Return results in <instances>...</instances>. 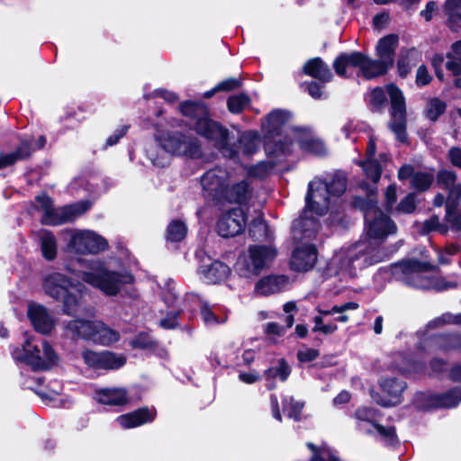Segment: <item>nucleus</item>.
I'll use <instances>...</instances> for the list:
<instances>
[{
    "label": "nucleus",
    "instance_id": "f257e3e1",
    "mask_svg": "<svg viewBox=\"0 0 461 461\" xmlns=\"http://www.w3.org/2000/svg\"><path fill=\"white\" fill-rule=\"evenodd\" d=\"M180 113L191 121V128L199 135L214 142V146L227 158L238 160L239 149L246 156L256 153L260 146V139L256 131H244L238 138V146L230 142L229 131L219 122L212 120L208 109L203 102L185 101L179 106Z\"/></svg>",
    "mask_w": 461,
    "mask_h": 461
},
{
    "label": "nucleus",
    "instance_id": "f03ea898",
    "mask_svg": "<svg viewBox=\"0 0 461 461\" xmlns=\"http://www.w3.org/2000/svg\"><path fill=\"white\" fill-rule=\"evenodd\" d=\"M386 95L390 98L391 121L389 127L396 138L404 141L406 140V105L402 92L393 84L385 86V90L375 87L366 94V101L373 112H380L386 105Z\"/></svg>",
    "mask_w": 461,
    "mask_h": 461
},
{
    "label": "nucleus",
    "instance_id": "7ed1b4c3",
    "mask_svg": "<svg viewBox=\"0 0 461 461\" xmlns=\"http://www.w3.org/2000/svg\"><path fill=\"white\" fill-rule=\"evenodd\" d=\"M181 120L171 118L167 121L166 126L155 124V139L160 147L167 152L190 158H198L202 156L200 140L189 132L169 131L166 128L180 127Z\"/></svg>",
    "mask_w": 461,
    "mask_h": 461
},
{
    "label": "nucleus",
    "instance_id": "20e7f679",
    "mask_svg": "<svg viewBox=\"0 0 461 461\" xmlns=\"http://www.w3.org/2000/svg\"><path fill=\"white\" fill-rule=\"evenodd\" d=\"M370 244L365 241H358L349 247L342 248L337 251L330 263V270L336 274L354 276L357 269L382 261L384 258V252L372 248L368 250Z\"/></svg>",
    "mask_w": 461,
    "mask_h": 461
},
{
    "label": "nucleus",
    "instance_id": "39448f33",
    "mask_svg": "<svg viewBox=\"0 0 461 461\" xmlns=\"http://www.w3.org/2000/svg\"><path fill=\"white\" fill-rule=\"evenodd\" d=\"M78 262L80 268L75 271L76 276L106 295L117 294L123 285L132 282V276L129 273L110 271L101 261L79 260Z\"/></svg>",
    "mask_w": 461,
    "mask_h": 461
},
{
    "label": "nucleus",
    "instance_id": "423d86ee",
    "mask_svg": "<svg viewBox=\"0 0 461 461\" xmlns=\"http://www.w3.org/2000/svg\"><path fill=\"white\" fill-rule=\"evenodd\" d=\"M45 293L63 303V312L76 315L84 310L83 293L86 287L81 284H74L65 275L58 272L48 275L43 281Z\"/></svg>",
    "mask_w": 461,
    "mask_h": 461
},
{
    "label": "nucleus",
    "instance_id": "0eeeda50",
    "mask_svg": "<svg viewBox=\"0 0 461 461\" xmlns=\"http://www.w3.org/2000/svg\"><path fill=\"white\" fill-rule=\"evenodd\" d=\"M362 200H356V205L359 206L365 212L366 239L363 241L370 244L368 250L375 248V253L380 250L379 246L391 234L396 231L394 222L384 213L377 206L375 200L370 196L367 203L360 204Z\"/></svg>",
    "mask_w": 461,
    "mask_h": 461
},
{
    "label": "nucleus",
    "instance_id": "6e6552de",
    "mask_svg": "<svg viewBox=\"0 0 461 461\" xmlns=\"http://www.w3.org/2000/svg\"><path fill=\"white\" fill-rule=\"evenodd\" d=\"M290 114L283 110L271 112L262 122V131L265 135V150L268 156L279 157L291 151V140L282 136L286 131Z\"/></svg>",
    "mask_w": 461,
    "mask_h": 461
},
{
    "label": "nucleus",
    "instance_id": "1a4fd4ad",
    "mask_svg": "<svg viewBox=\"0 0 461 461\" xmlns=\"http://www.w3.org/2000/svg\"><path fill=\"white\" fill-rule=\"evenodd\" d=\"M15 361L25 363L33 370H45L55 365L59 359L53 348L43 339L28 338L22 348L12 351Z\"/></svg>",
    "mask_w": 461,
    "mask_h": 461
},
{
    "label": "nucleus",
    "instance_id": "9d476101",
    "mask_svg": "<svg viewBox=\"0 0 461 461\" xmlns=\"http://www.w3.org/2000/svg\"><path fill=\"white\" fill-rule=\"evenodd\" d=\"M276 254V249L272 246L251 245L239 256L234 271L240 277L252 279L270 267Z\"/></svg>",
    "mask_w": 461,
    "mask_h": 461
},
{
    "label": "nucleus",
    "instance_id": "9b49d317",
    "mask_svg": "<svg viewBox=\"0 0 461 461\" xmlns=\"http://www.w3.org/2000/svg\"><path fill=\"white\" fill-rule=\"evenodd\" d=\"M90 206L91 203L88 201H81L55 209L49 196L42 194L36 197V208L43 212L41 221L49 225H58L73 221L86 212Z\"/></svg>",
    "mask_w": 461,
    "mask_h": 461
},
{
    "label": "nucleus",
    "instance_id": "f8f14e48",
    "mask_svg": "<svg viewBox=\"0 0 461 461\" xmlns=\"http://www.w3.org/2000/svg\"><path fill=\"white\" fill-rule=\"evenodd\" d=\"M432 269V267L427 263H421L418 260H408L395 266V274H402V280L404 284L421 289L436 288L438 290L447 289V285H438L428 277L425 274Z\"/></svg>",
    "mask_w": 461,
    "mask_h": 461
},
{
    "label": "nucleus",
    "instance_id": "ddd939ff",
    "mask_svg": "<svg viewBox=\"0 0 461 461\" xmlns=\"http://www.w3.org/2000/svg\"><path fill=\"white\" fill-rule=\"evenodd\" d=\"M384 59H335L333 67L338 75L348 77L353 72L361 74L365 78L371 79L383 75L388 68L389 63Z\"/></svg>",
    "mask_w": 461,
    "mask_h": 461
},
{
    "label": "nucleus",
    "instance_id": "4468645a",
    "mask_svg": "<svg viewBox=\"0 0 461 461\" xmlns=\"http://www.w3.org/2000/svg\"><path fill=\"white\" fill-rule=\"evenodd\" d=\"M68 247L71 251L79 254H95L105 249V240L97 233L88 230H73L69 232Z\"/></svg>",
    "mask_w": 461,
    "mask_h": 461
},
{
    "label": "nucleus",
    "instance_id": "2eb2a0df",
    "mask_svg": "<svg viewBox=\"0 0 461 461\" xmlns=\"http://www.w3.org/2000/svg\"><path fill=\"white\" fill-rule=\"evenodd\" d=\"M231 171L222 167H215L205 172L201 177V185L204 194L219 202L223 201L227 185H230Z\"/></svg>",
    "mask_w": 461,
    "mask_h": 461
},
{
    "label": "nucleus",
    "instance_id": "dca6fc26",
    "mask_svg": "<svg viewBox=\"0 0 461 461\" xmlns=\"http://www.w3.org/2000/svg\"><path fill=\"white\" fill-rule=\"evenodd\" d=\"M356 419L358 420L357 429L366 434L377 432L384 441L393 444L396 440L395 429L393 427H384L373 422L375 419V411L361 407L356 411Z\"/></svg>",
    "mask_w": 461,
    "mask_h": 461
},
{
    "label": "nucleus",
    "instance_id": "f3484780",
    "mask_svg": "<svg viewBox=\"0 0 461 461\" xmlns=\"http://www.w3.org/2000/svg\"><path fill=\"white\" fill-rule=\"evenodd\" d=\"M330 192L325 182L315 178L309 183L306 196V208L313 211L317 215L327 212L330 205Z\"/></svg>",
    "mask_w": 461,
    "mask_h": 461
},
{
    "label": "nucleus",
    "instance_id": "a211bd4d",
    "mask_svg": "<svg viewBox=\"0 0 461 461\" xmlns=\"http://www.w3.org/2000/svg\"><path fill=\"white\" fill-rule=\"evenodd\" d=\"M246 222L244 211L241 208H233L221 216L217 230L221 237H233L243 231Z\"/></svg>",
    "mask_w": 461,
    "mask_h": 461
},
{
    "label": "nucleus",
    "instance_id": "6ab92c4d",
    "mask_svg": "<svg viewBox=\"0 0 461 461\" xmlns=\"http://www.w3.org/2000/svg\"><path fill=\"white\" fill-rule=\"evenodd\" d=\"M382 391L387 395V398H375L374 400L384 407H390L399 404L402 402V394L406 388L404 381L395 377L382 378L379 382Z\"/></svg>",
    "mask_w": 461,
    "mask_h": 461
},
{
    "label": "nucleus",
    "instance_id": "aec40b11",
    "mask_svg": "<svg viewBox=\"0 0 461 461\" xmlns=\"http://www.w3.org/2000/svg\"><path fill=\"white\" fill-rule=\"evenodd\" d=\"M313 211L305 208L303 214L294 221L292 232L294 239L302 241L313 239L320 228L318 221L312 216Z\"/></svg>",
    "mask_w": 461,
    "mask_h": 461
},
{
    "label": "nucleus",
    "instance_id": "412c9836",
    "mask_svg": "<svg viewBox=\"0 0 461 461\" xmlns=\"http://www.w3.org/2000/svg\"><path fill=\"white\" fill-rule=\"evenodd\" d=\"M250 194L249 183L243 176H240L235 171H231L230 185H227L223 201L240 203L247 201Z\"/></svg>",
    "mask_w": 461,
    "mask_h": 461
},
{
    "label": "nucleus",
    "instance_id": "4be33fe9",
    "mask_svg": "<svg viewBox=\"0 0 461 461\" xmlns=\"http://www.w3.org/2000/svg\"><path fill=\"white\" fill-rule=\"evenodd\" d=\"M27 314L34 329L40 333L48 334L55 327L53 317L48 312L47 309L41 304H30L28 306Z\"/></svg>",
    "mask_w": 461,
    "mask_h": 461
},
{
    "label": "nucleus",
    "instance_id": "5701e85b",
    "mask_svg": "<svg viewBox=\"0 0 461 461\" xmlns=\"http://www.w3.org/2000/svg\"><path fill=\"white\" fill-rule=\"evenodd\" d=\"M317 260L314 246L304 244L294 249L291 258V267L299 272L308 271L313 267Z\"/></svg>",
    "mask_w": 461,
    "mask_h": 461
},
{
    "label": "nucleus",
    "instance_id": "b1692460",
    "mask_svg": "<svg viewBox=\"0 0 461 461\" xmlns=\"http://www.w3.org/2000/svg\"><path fill=\"white\" fill-rule=\"evenodd\" d=\"M96 321L75 319L63 324V330L72 339H84L93 340Z\"/></svg>",
    "mask_w": 461,
    "mask_h": 461
},
{
    "label": "nucleus",
    "instance_id": "393cba45",
    "mask_svg": "<svg viewBox=\"0 0 461 461\" xmlns=\"http://www.w3.org/2000/svg\"><path fill=\"white\" fill-rule=\"evenodd\" d=\"M155 418V411L149 408H140L132 412L117 417V423L123 429H132L150 422Z\"/></svg>",
    "mask_w": 461,
    "mask_h": 461
},
{
    "label": "nucleus",
    "instance_id": "a878e982",
    "mask_svg": "<svg viewBox=\"0 0 461 461\" xmlns=\"http://www.w3.org/2000/svg\"><path fill=\"white\" fill-rule=\"evenodd\" d=\"M288 285L285 276H267L255 285V293L259 295H269L283 291Z\"/></svg>",
    "mask_w": 461,
    "mask_h": 461
},
{
    "label": "nucleus",
    "instance_id": "bb28decb",
    "mask_svg": "<svg viewBox=\"0 0 461 461\" xmlns=\"http://www.w3.org/2000/svg\"><path fill=\"white\" fill-rule=\"evenodd\" d=\"M199 273L205 282L216 284L224 281L230 276V268L221 261H214L210 265L202 266Z\"/></svg>",
    "mask_w": 461,
    "mask_h": 461
},
{
    "label": "nucleus",
    "instance_id": "cd10ccee",
    "mask_svg": "<svg viewBox=\"0 0 461 461\" xmlns=\"http://www.w3.org/2000/svg\"><path fill=\"white\" fill-rule=\"evenodd\" d=\"M375 152V144L374 140L370 139L366 147V159L360 162L359 165L363 167L366 176L370 178L373 183H377L381 176L382 166L377 159L374 158Z\"/></svg>",
    "mask_w": 461,
    "mask_h": 461
},
{
    "label": "nucleus",
    "instance_id": "c85d7f7f",
    "mask_svg": "<svg viewBox=\"0 0 461 461\" xmlns=\"http://www.w3.org/2000/svg\"><path fill=\"white\" fill-rule=\"evenodd\" d=\"M95 399L102 404L120 406L128 403V393L124 388H104L96 392Z\"/></svg>",
    "mask_w": 461,
    "mask_h": 461
},
{
    "label": "nucleus",
    "instance_id": "c756f323",
    "mask_svg": "<svg viewBox=\"0 0 461 461\" xmlns=\"http://www.w3.org/2000/svg\"><path fill=\"white\" fill-rule=\"evenodd\" d=\"M32 154L31 145L28 141H22L18 148L10 153L0 155V169L12 166L19 160L29 158Z\"/></svg>",
    "mask_w": 461,
    "mask_h": 461
},
{
    "label": "nucleus",
    "instance_id": "7c9ffc66",
    "mask_svg": "<svg viewBox=\"0 0 461 461\" xmlns=\"http://www.w3.org/2000/svg\"><path fill=\"white\" fill-rule=\"evenodd\" d=\"M399 45V36L390 33L382 37L375 47L377 58H393Z\"/></svg>",
    "mask_w": 461,
    "mask_h": 461
},
{
    "label": "nucleus",
    "instance_id": "2f4dec72",
    "mask_svg": "<svg viewBox=\"0 0 461 461\" xmlns=\"http://www.w3.org/2000/svg\"><path fill=\"white\" fill-rule=\"evenodd\" d=\"M95 330L94 331L93 341L108 346L119 340L118 331L109 328L104 322L96 321Z\"/></svg>",
    "mask_w": 461,
    "mask_h": 461
},
{
    "label": "nucleus",
    "instance_id": "473e14b6",
    "mask_svg": "<svg viewBox=\"0 0 461 461\" xmlns=\"http://www.w3.org/2000/svg\"><path fill=\"white\" fill-rule=\"evenodd\" d=\"M304 74L322 81H328L332 74L321 59H309L303 66Z\"/></svg>",
    "mask_w": 461,
    "mask_h": 461
},
{
    "label": "nucleus",
    "instance_id": "72a5a7b5",
    "mask_svg": "<svg viewBox=\"0 0 461 461\" xmlns=\"http://www.w3.org/2000/svg\"><path fill=\"white\" fill-rule=\"evenodd\" d=\"M291 369L289 366L281 360L278 366L270 367L265 371V378L267 381V387L272 390L276 387L274 379L278 377L281 381H285L289 376Z\"/></svg>",
    "mask_w": 461,
    "mask_h": 461
},
{
    "label": "nucleus",
    "instance_id": "f704fd0d",
    "mask_svg": "<svg viewBox=\"0 0 461 461\" xmlns=\"http://www.w3.org/2000/svg\"><path fill=\"white\" fill-rule=\"evenodd\" d=\"M40 240L44 258L53 260L57 255V241L54 235L50 231H43Z\"/></svg>",
    "mask_w": 461,
    "mask_h": 461
},
{
    "label": "nucleus",
    "instance_id": "c9c22d12",
    "mask_svg": "<svg viewBox=\"0 0 461 461\" xmlns=\"http://www.w3.org/2000/svg\"><path fill=\"white\" fill-rule=\"evenodd\" d=\"M299 146L302 149L315 155H323L326 152L324 143L312 136H303L298 140Z\"/></svg>",
    "mask_w": 461,
    "mask_h": 461
},
{
    "label": "nucleus",
    "instance_id": "e433bc0d",
    "mask_svg": "<svg viewBox=\"0 0 461 461\" xmlns=\"http://www.w3.org/2000/svg\"><path fill=\"white\" fill-rule=\"evenodd\" d=\"M304 402L294 399L293 396L285 397L283 400V410L290 419L300 420Z\"/></svg>",
    "mask_w": 461,
    "mask_h": 461
},
{
    "label": "nucleus",
    "instance_id": "4c0bfd02",
    "mask_svg": "<svg viewBox=\"0 0 461 461\" xmlns=\"http://www.w3.org/2000/svg\"><path fill=\"white\" fill-rule=\"evenodd\" d=\"M461 402V388L455 387L448 392L442 393L437 398V405L440 407L451 408L456 406Z\"/></svg>",
    "mask_w": 461,
    "mask_h": 461
},
{
    "label": "nucleus",
    "instance_id": "58836bf2",
    "mask_svg": "<svg viewBox=\"0 0 461 461\" xmlns=\"http://www.w3.org/2000/svg\"><path fill=\"white\" fill-rule=\"evenodd\" d=\"M431 343L434 347L442 349L461 348V336L440 335L433 338Z\"/></svg>",
    "mask_w": 461,
    "mask_h": 461
},
{
    "label": "nucleus",
    "instance_id": "ea45409f",
    "mask_svg": "<svg viewBox=\"0 0 461 461\" xmlns=\"http://www.w3.org/2000/svg\"><path fill=\"white\" fill-rule=\"evenodd\" d=\"M126 363V357L123 355L116 354L111 351H103V367L102 370H114L122 367Z\"/></svg>",
    "mask_w": 461,
    "mask_h": 461
},
{
    "label": "nucleus",
    "instance_id": "a19ab883",
    "mask_svg": "<svg viewBox=\"0 0 461 461\" xmlns=\"http://www.w3.org/2000/svg\"><path fill=\"white\" fill-rule=\"evenodd\" d=\"M249 235L256 240H266L270 238L269 230L261 217H258L249 225Z\"/></svg>",
    "mask_w": 461,
    "mask_h": 461
},
{
    "label": "nucleus",
    "instance_id": "79ce46f5",
    "mask_svg": "<svg viewBox=\"0 0 461 461\" xmlns=\"http://www.w3.org/2000/svg\"><path fill=\"white\" fill-rule=\"evenodd\" d=\"M331 195L340 196L347 188V178L343 173H336L329 182H325Z\"/></svg>",
    "mask_w": 461,
    "mask_h": 461
},
{
    "label": "nucleus",
    "instance_id": "37998d69",
    "mask_svg": "<svg viewBox=\"0 0 461 461\" xmlns=\"http://www.w3.org/2000/svg\"><path fill=\"white\" fill-rule=\"evenodd\" d=\"M187 232L185 224L178 220L172 221L167 229V239L170 241L182 240Z\"/></svg>",
    "mask_w": 461,
    "mask_h": 461
},
{
    "label": "nucleus",
    "instance_id": "c03bdc74",
    "mask_svg": "<svg viewBox=\"0 0 461 461\" xmlns=\"http://www.w3.org/2000/svg\"><path fill=\"white\" fill-rule=\"evenodd\" d=\"M434 180V176L429 172H416L411 179V185L418 191H426L429 189Z\"/></svg>",
    "mask_w": 461,
    "mask_h": 461
},
{
    "label": "nucleus",
    "instance_id": "a18cd8bd",
    "mask_svg": "<svg viewBox=\"0 0 461 461\" xmlns=\"http://www.w3.org/2000/svg\"><path fill=\"white\" fill-rule=\"evenodd\" d=\"M276 163L273 161H261L248 168V176L255 178H264L274 169Z\"/></svg>",
    "mask_w": 461,
    "mask_h": 461
},
{
    "label": "nucleus",
    "instance_id": "49530a36",
    "mask_svg": "<svg viewBox=\"0 0 461 461\" xmlns=\"http://www.w3.org/2000/svg\"><path fill=\"white\" fill-rule=\"evenodd\" d=\"M82 357L86 365L95 370H102L103 367V351L95 352L92 350H85Z\"/></svg>",
    "mask_w": 461,
    "mask_h": 461
},
{
    "label": "nucleus",
    "instance_id": "de8ad7c7",
    "mask_svg": "<svg viewBox=\"0 0 461 461\" xmlns=\"http://www.w3.org/2000/svg\"><path fill=\"white\" fill-rule=\"evenodd\" d=\"M82 357L86 365L95 370H102L103 367V351L95 352L92 350H85Z\"/></svg>",
    "mask_w": 461,
    "mask_h": 461
},
{
    "label": "nucleus",
    "instance_id": "09e8293b",
    "mask_svg": "<svg viewBox=\"0 0 461 461\" xmlns=\"http://www.w3.org/2000/svg\"><path fill=\"white\" fill-rule=\"evenodd\" d=\"M227 104L230 113H239L249 106V98L246 95H232Z\"/></svg>",
    "mask_w": 461,
    "mask_h": 461
},
{
    "label": "nucleus",
    "instance_id": "8fccbe9b",
    "mask_svg": "<svg viewBox=\"0 0 461 461\" xmlns=\"http://www.w3.org/2000/svg\"><path fill=\"white\" fill-rule=\"evenodd\" d=\"M307 446L313 451L312 461H339L327 447L317 448L312 443H308Z\"/></svg>",
    "mask_w": 461,
    "mask_h": 461
},
{
    "label": "nucleus",
    "instance_id": "3c124183",
    "mask_svg": "<svg viewBox=\"0 0 461 461\" xmlns=\"http://www.w3.org/2000/svg\"><path fill=\"white\" fill-rule=\"evenodd\" d=\"M461 199V184L457 183L450 189H448V197L446 202L447 215L454 213L453 211L456 209L458 201Z\"/></svg>",
    "mask_w": 461,
    "mask_h": 461
},
{
    "label": "nucleus",
    "instance_id": "603ef678",
    "mask_svg": "<svg viewBox=\"0 0 461 461\" xmlns=\"http://www.w3.org/2000/svg\"><path fill=\"white\" fill-rule=\"evenodd\" d=\"M437 181L440 187L447 190L457 184L456 173L450 170L439 171L437 176Z\"/></svg>",
    "mask_w": 461,
    "mask_h": 461
},
{
    "label": "nucleus",
    "instance_id": "864d4df0",
    "mask_svg": "<svg viewBox=\"0 0 461 461\" xmlns=\"http://www.w3.org/2000/svg\"><path fill=\"white\" fill-rule=\"evenodd\" d=\"M358 308V304L354 302H349L343 303L341 305H334L330 310H325L321 307H317V312L323 316L332 315L336 313H344L349 310H357Z\"/></svg>",
    "mask_w": 461,
    "mask_h": 461
},
{
    "label": "nucleus",
    "instance_id": "5fc2aeb1",
    "mask_svg": "<svg viewBox=\"0 0 461 461\" xmlns=\"http://www.w3.org/2000/svg\"><path fill=\"white\" fill-rule=\"evenodd\" d=\"M446 110V104L439 99H432L427 108V115L432 120L436 121Z\"/></svg>",
    "mask_w": 461,
    "mask_h": 461
},
{
    "label": "nucleus",
    "instance_id": "6e6d98bb",
    "mask_svg": "<svg viewBox=\"0 0 461 461\" xmlns=\"http://www.w3.org/2000/svg\"><path fill=\"white\" fill-rule=\"evenodd\" d=\"M143 97L147 100L155 97H161L168 103H174L179 99L176 93L167 91V89L163 88L156 89L151 93H144Z\"/></svg>",
    "mask_w": 461,
    "mask_h": 461
},
{
    "label": "nucleus",
    "instance_id": "4d7b16f0",
    "mask_svg": "<svg viewBox=\"0 0 461 461\" xmlns=\"http://www.w3.org/2000/svg\"><path fill=\"white\" fill-rule=\"evenodd\" d=\"M201 314L204 323L207 325L219 324L225 321V319L219 320L205 303H203L201 305Z\"/></svg>",
    "mask_w": 461,
    "mask_h": 461
},
{
    "label": "nucleus",
    "instance_id": "13d9d810",
    "mask_svg": "<svg viewBox=\"0 0 461 461\" xmlns=\"http://www.w3.org/2000/svg\"><path fill=\"white\" fill-rule=\"evenodd\" d=\"M445 14L447 16L446 23L448 29L453 32H456L461 30V12Z\"/></svg>",
    "mask_w": 461,
    "mask_h": 461
},
{
    "label": "nucleus",
    "instance_id": "bf43d9fd",
    "mask_svg": "<svg viewBox=\"0 0 461 461\" xmlns=\"http://www.w3.org/2000/svg\"><path fill=\"white\" fill-rule=\"evenodd\" d=\"M461 324V313L459 314H451L446 313L441 317L434 320L430 322V325L437 326L438 324Z\"/></svg>",
    "mask_w": 461,
    "mask_h": 461
},
{
    "label": "nucleus",
    "instance_id": "052dcab7",
    "mask_svg": "<svg viewBox=\"0 0 461 461\" xmlns=\"http://www.w3.org/2000/svg\"><path fill=\"white\" fill-rule=\"evenodd\" d=\"M129 129L128 125H122L117 128L112 135H110L105 141V148L115 145L121 138H122Z\"/></svg>",
    "mask_w": 461,
    "mask_h": 461
},
{
    "label": "nucleus",
    "instance_id": "680f3d73",
    "mask_svg": "<svg viewBox=\"0 0 461 461\" xmlns=\"http://www.w3.org/2000/svg\"><path fill=\"white\" fill-rule=\"evenodd\" d=\"M416 206L415 195L409 194L404 199L401 201L398 205V210L403 212L410 213L414 211Z\"/></svg>",
    "mask_w": 461,
    "mask_h": 461
},
{
    "label": "nucleus",
    "instance_id": "e2e57ef3",
    "mask_svg": "<svg viewBox=\"0 0 461 461\" xmlns=\"http://www.w3.org/2000/svg\"><path fill=\"white\" fill-rule=\"evenodd\" d=\"M131 345L135 348L147 349L154 346V342L145 335H139L131 340Z\"/></svg>",
    "mask_w": 461,
    "mask_h": 461
},
{
    "label": "nucleus",
    "instance_id": "0e129e2a",
    "mask_svg": "<svg viewBox=\"0 0 461 461\" xmlns=\"http://www.w3.org/2000/svg\"><path fill=\"white\" fill-rule=\"evenodd\" d=\"M390 21V15L388 12H382L379 14H376L373 17V27L375 29H383L384 26L389 23Z\"/></svg>",
    "mask_w": 461,
    "mask_h": 461
},
{
    "label": "nucleus",
    "instance_id": "69168bd1",
    "mask_svg": "<svg viewBox=\"0 0 461 461\" xmlns=\"http://www.w3.org/2000/svg\"><path fill=\"white\" fill-rule=\"evenodd\" d=\"M431 80L428 69L425 66H420L416 74V83L418 86H426Z\"/></svg>",
    "mask_w": 461,
    "mask_h": 461
},
{
    "label": "nucleus",
    "instance_id": "338daca9",
    "mask_svg": "<svg viewBox=\"0 0 461 461\" xmlns=\"http://www.w3.org/2000/svg\"><path fill=\"white\" fill-rule=\"evenodd\" d=\"M319 356V351L314 348H305L303 350H300L297 353L298 359L301 362H310L317 358Z\"/></svg>",
    "mask_w": 461,
    "mask_h": 461
},
{
    "label": "nucleus",
    "instance_id": "774afa93",
    "mask_svg": "<svg viewBox=\"0 0 461 461\" xmlns=\"http://www.w3.org/2000/svg\"><path fill=\"white\" fill-rule=\"evenodd\" d=\"M448 158L453 166L461 168V149L451 148L448 151Z\"/></svg>",
    "mask_w": 461,
    "mask_h": 461
}]
</instances>
